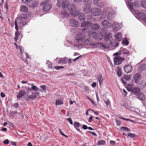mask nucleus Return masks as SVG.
<instances>
[{"mask_svg": "<svg viewBox=\"0 0 146 146\" xmlns=\"http://www.w3.org/2000/svg\"><path fill=\"white\" fill-rule=\"evenodd\" d=\"M117 75L118 77H120L121 75V70L120 68H119L118 67L117 68Z\"/></svg>", "mask_w": 146, "mask_h": 146, "instance_id": "44", "label": "nucleus"}, {"mask_svg": "<svg viewBox=\"0 0 146 146\" xmlns=\"http://www.w3.org/2000/svg\"><path fill=\"white\" fill-rule=\"evenodd\" d=\"M69 25L71 26L74 27H78L80 25L79 22L77 20L71 19L70 20Z\"/></svg>", "mask_w": 146, "mask_h": 146, "instance_id": "11", "label": "nucleus"}, {"mask_svg": "<svg viewBox=\"0 0 146 146\" xmlns=\"http://www.w3.org/2000/svg\"><path fill=\"white\" fill-rule=\"evenodd\" d=\"M122 44L123 45L127 46L128 45L129 42L126 39H124L122 42Z\"/></svg>", "mask_w": 146, "mask_h": 146, "instance_id": "41", "label": "nucleus"}, {"mask_svg": "<svg viewBox=\"0 0 146 146\" xmlns=\"http://www.w3.org/2000/svg\"><path fill=\"white\" fill-rule=\"evenodd\" d=\"M26 93L25 90H20L19 91L17 95V98L19 99L24 96Z\"/></svg>", "mask_w": 146, "mask_h": 146, "instance_id": "19", "label": "nucleus"}, {"mask_svg": "<svg viewBox=\"0 0 146 146\" xmlns=\"http://www.w3.org/2000/svg\"><path fill=\"white\" fill-rule=\"evenodd\" d=\"M83 2H85L86 5L84 8V11L85 13H91V5L92 3L91 0H82Z\"/></svg>", "mask_w": 146, "mask_h": 146, "instance_id": "3", "label": "nucleus"}, {"mask_svg": "<svg viewBox=\"0 0 146 146\" xmlns=\"http://www.w3.org/2000/svg\"><path fill=\"white\" fill-rule=\"evenodd\" d=\"M127 135L132 137H133L135 136V134L131 133H128Z\"/></svg>", "mask_w": 146, "mask_h": 146, "instance_id": "56", "label": "nucleus"}, {"mask_svg": "<svg viewBox=\"0 0 146 146\" xmlns=\"http://www.w3.org/2000/svg\"><path fill=\"white\" fill-rule=\"evenodd\" d=\"M13 106L14 107L16 108H19V104L18 103L14 104Z\"/></svg>", "mask_w": 146, "mask_h": 146, "instance_id": "60", "label": "nucleus"}, {"mask_svg": "<svg viewBox=\"0 0 146 146\" xmlns=\"http://www.w3.org/2000/svg\"><path fill=\"white\" fill-rule=\"evenodd\" d=\"M52 7V5L51 4L45 5L43 7L42 10L44 12H47Z\"/></svg>", "mask_w": 146, "mask_h": 146, "instance_id": "21", "label": "nucleus"}, {"mask_svg": "<svg viewBox=\"0 0 146 146\" xmlns=\"http://www.w3.org/2000/svg\"><path fill=\"white\" fill-rule=\"evenodd\" d=\"M82 32H84L85 33H88V35L90 37L94 38H95V35H96V33L91 30H89L88 29H82Z\"/></svg>", "mask_w": 146, "mask_h": 146, "instance_id": "7", "label": "nucleus"}, {"mask_svg": "<svg viewBox=\"0 0 146 146\" xmlns=\"http://www.w3.org/2000/svg\"><path fill=\"white\" fill-rule=\"evenodd\" d=\"M67 3L64 0H57V5L59 7H62L63 9L66 7Z\"/></svg>", "mask_w": 146, "mask_h": 146, "instance_id": "9", "label": "nucleus"}, {"mask_svg": "<svg viewBox=\"0 0 146 146\" xmlns=\"http://www.w3.org/2000/svg\"><path fill=\"white\" fill-rule=\"evenodd\" d=\"M61 14L62 17L67 18L69 16V15L67 11L64 10L62 11Z\"/></svg>", "mask_w": 146, "mask_h": 146, "instance_id": "27", "label": "nucleus"}, {"mask_svg": "<svg viewBox=\"0 0 146 146\" xmlns=\"http://www.w3.org/2000/svg\"><path fill=\"white\" fill-rule=\"evenodd\" d=\"M83 32V33H79L76 35L75 40V42L80 43L81 42H83L84 38L86 36L85 33Z\"/></svg>", "mask_w": 146, "mask_h": 146, "instance_id": "5", "label": "nucleus"}, {"mask_svg": "<svg viewBox=\"0 0 146 146\" xmlns=\"http://www.w3.org/2000/svg\"><path fill=\"white\" fill-rule=\"evenodd\" d=\"M82 42L84 44L90 46L92 48H93V45L95 44V43L93 42L92 40L90 38L84 39Z\"/></svg>", "mask_w": 146, "mask_h": 146, "instance_id": "8", "label": "nucleus"}, {"mask_svg": "<svg viewBox=\"0 0 146 146\" xmlns=\"http://www.w3.org/2000/svg\"><path fill=\"white\" fill-rule=\"evenodd\" d=\"M99 0H93L94 3L97 6L100 7H101L102 5L99 4Z\"/></svg>", "mask_w": 146, "mask_h": 146, "instance_id": "43", "label": "nucleus"}, {"mask_svg": "<svg viewBox=\"0 0 146 146\" xmlns=\"http://www.w3.org/2000/svg\"><path fill=\"white\" fill-rule=\"evenodd\" d=\"M113 55L115 56L113 58L114 66L121 64L125 60V58L118 55L117 52L114 53Z\"/></svg>", "mask_w": 146, "mask_h": 146, "instance_id": "1", "label": "nucleus"}, {"mask_svg": "<svg viewBox=\"0 0 146 146\" xmlns=\"http://www.w3.org/2000/svg\"><path fill=\"white\" fill-rule=\"evenodd\" d=\"M38 3V1L37 0L35 1L34 3L29 5V7L31 8H34L36 7Z\"/></svg>", "mask_w": 146, "mask_h": 146, "instance_id": "34", "label": "nucleus"}, {"mask_svg": "<svg viewBox=\"0 0 146 146\" xmlns=\"http://www.w3.org/2000/svg\"><path fill=\"white\" fill-rule=\"evenodd\" d=\"M108 42L109 46H112L113 47H115L118 46V43L115 42L114 40L112 39Z\"/></svg>", "mask_w": 146, "mask_h": 146, "instance_id": "20", "label": "nucleus"}, {"mask_svg": "<svg viewBox=\"0 0 146 146\" xmlns=\"http://www.w3.org/2000/svg\"><path fill=\"white\" fill-rule=\"evenodd\" d=\"M91 23L89 21L83 22L81 23V25L82 27H91Z\"/></svg>", "mask_w": 146, "mask_h": 146, "instance_id": "23", "label": "nucleus"}, {"mask_svg": "<svg viewBox=\"0 0 146 146\" xmlns=\"http://www.w3.org/2000/svg\"><path fill=\"white\" fill-rule=\"evenodd\" d=\"M40 87L41 88L44 90H46V87L45 85H43L40 86Z\"/></svg>", "mask_w": 146, "mask_h": 146, "instance_id": "63", "label": "nucleus"}, {"mask_svg": "<svg viewBox=\"0 0 146 146\" xmlns=\"http://www.w3.org/2000/svg\"><path fill=\"white\" fill-rule=\"evenodd\" d=\"M102 11L101 9L93 8L91 9V13L95 16H99L101 14Z\"/></svg>", "mask_w": 146, "mask_h": 146, "instance_id": "10", "label": "nucleus"}, {"mask_svg": "<svg viewBox=\"0 0 146 146\" xmlns=\"http://www.w3.org/2000/svg\"><path fill=\"white\" fill-rule=\"evenodd\" d=\"M121 130L124 131H125L127 132H130L131 131V130L129 128H128L127 127H122L121 128Z\"/></svg>", "mask_w": 146, "mask_h": 146, "instance_id": "47", "label": "nucleus"}, {"mask_svg": "<svg viewBox=\"0 0 146 146\" xmlns=\"http://www.w3.org/2000/svg\"><path fill=\"white\" fill-rule=\"evenodd\" d=\"M140 91V89L139 88L137 87H134L131 92L133 94L136 95L139 93Z\"/></svg>", "mask_w": 146, "mask_h": 146, "instance_id": "26", "label": "nucleus"}, {"mask_svg": "<svg viewBox=\"0 0 146 146\" xmlns=\"http://www.w3.org/2000/svg\"><path fill=\"white\" fill-rule=\"evenodd\" d=\"M46 64L48 65V68H52V63L49 61H47L46 63Z\"/></svg>", "mask_w": 146, "mask_h": 146, "instance_id": "51", "label": "nucleus"}, {"mask_svg": "<svg viewBox=\"0 0 146 146\" xmlns=\"http://www.w3.org/2000/svg\"><path fill=\"white\" fill-rule=\"evenodd\" d=\"M133 10L134 13L137 15L140 13V12L137 10L133 9Z\"/></svg>", "mask_w": 146, "mask_h": 146, "instance_id": "55", "label": "nucleus"}, {"mask_svg": "<svg viewBox=\"0 0 146 146\" xmlns=\"http://www.w3.org/2000/svg\"><path fill=\"white\" fill-rule=\"evenodd\" d=\"M80 125V123L78 122L75 121L74 123V125L75 128L78 131H80L79 128Z\"/></svg>", "mask_w": 146, "mask_h": 146, "instance_id": "29", "label": "nucleus"}, {"mask_svg": "<svg viewBox=\"0 0 146 146\" xmlns=\"http://www.w3.org/2000/svg\"><path fill=\"white\" fill-rule=\"evenodd\" d=\"M137 97L139 99L141 100L144 101L145 100V98L144 94L143 93H140L137 95Z\"/></svg>", "mask_w": 146, "mask_h": 146, "instance_id": "31", "label": "nucleus"}, {"mask_svg": "<svg viewBox=\"0 0 146 146\" xmlns=\"http://www.w3.org/2000/svg\"><path fill=\"white\" fill-rule=\"evenodd\" d=\"M27 17V15L25 13H21L20 17L17 18H20L22 19H24L25 20V19Z\"/></svg>", "mask_w": 146, "mask_h": 146, "instance_id": "37", "label": "nucleus"}, {"mask_svg": "<svg viewBox=\"0 0 146 146\" xmlns=\"http://www.w3.org/2000/svg\"><path fill=\"white\" fill-rule=\"evenodd\" d=\"M64 68L63 66H56L54 67V68L57 70H59L60 69H63Z\"/></svg>", "mask_w": 146, "mask_h": 146, "instance_id": "54", "label": "nucleus"}, {"mask_svg": "<svg viewBox=\"0 0 146 146\" xmlns=\"http://www.w3.org/2000/svg\"><path fill=\"white\" fill-rule=\"evenodd\" d=\"M20 35V33L18 31H16L15 32V39L16 41L17 40V38H18V36H19Z\"/></svg>", "mask_w": 146, "mask_h": 146, "instance_id": "52", "label": "nucleus"}, {"mask_svg": "<svg viewBox=\"0 0 146 146\" xmlns=\"http://www.w3.org/2000/svg\"><path fill=\"white\" fill-rule=\"evenodd\" d=\"M126 88L128 91L131 92L134 88L133 84L131 83L128 84Z\"/></svg>", "mask_w": 146, "mask_h": 146, "instance_id": "32", "label": "nucleus"}, {"mask_svg": "<svg viewBox=\"0 0 146 146\" xmlns=\"http://www.w3.org/2000/svg\"><path fill=\"white\" fill-rule=\"evenodd\" d=\"M66 119L69 121L70 124L71 125L73 124V122L71 118H67Z\"/></svg>", "mask_w": 146, "mask_h": 146, "instance_id": "58", "label": "nucleus"}, {"mask_svg": "<svg viewBox=\"0 0 146 146\" xmlns=\"http://www.w3.org/2000/svg\"><path fill=\"white\" fill-rule=\"evenodd\" d=\"M131 76V75H125L123 77V78L126 80L128 81L130 79Z\"/></svg>", "mask_w": 146, "mask_h": 146, "instance_id": "45", "label": "nucleus"}, {"mask_svg": "<svg viewBox=\"0 0 146 146\" xmlns=\"http://www.w3.org/2000/svg\"><path fill=\"white\" fill-rule=\"evenodd\" d=\"M97 143L98 145H105L106 143L105 141L104 140L99 141Z\"/></svg>", "mask_w": 146, "mask_h": 146, "instance_id": "42", "label": "nucleus"}, {"mask_svg": "<svg viewBox=\"0 0 146 146\" xmlns=\"http://www.w3.org/2000/svg\"><path fill=\"white\" fill-rule=\"evenodd\" d=\"M115 142L113 141H110V144L111 145L113 146H114L115 145Z\"/></svg>", "mask_w": 146, "mask_h": 146, "instance_id": "64", "label": "nucleus"}, {"mask_svg": "<svg viewBox=\"0 0 146 146\" xmlns=\"http://www.w3.org/2000/svg\"><path fill=\"white\" fill-rule=\"evenodd\" d=\"M102 24L103 27L106 28H110L111 25V24L110 22L106 20H104L102 21Z\"/></svg>", "mask_w": 146, "mask_h": 146, "instance_id": "15", "label": "nucleus"}, {"mask_svg": "<svg viewBox=\"0 0 146 146\" xmlns=\"http://www.w3.org/2000/svg\"><path fill=\"white\" fill-rule=\"evenodd\" d=\"M103 37V35L101 34H98L96 33V35L95 36V39L96 40H100Z\"/></svg>", "mask_w": 146, "mask_h": 146, "instance_id": "28", "label": "nucleus"}, {"mask_svg": "<svg viewBox=\"0 0 146 146\" xmlns=\"http://www.w3.org/2000/svg\"><path fill=\"white\" fill-rule=\"evenodd\" d=\"M20 10L24 12H26L28 11V9L25 5H23L20 8Z\"/></svg>", "mask_w": 146, "mask_h": 146, "instance_id": "38", "label": "nucleus"}, {"mask_svg": "<svg viewBox=\"0 0 146 146\" xmlns=\"http://www.w3.org/2000/svg\"><path fill=\"white\" fill-rule=\"evenodd\" d=\"M35 97L33 94V93L32 94L29 96V99H31V100L34 99L35 98Z\"/></svg>", "mask_w": 146, "mask_h": 146, "instance_id": "53", "label": "nucleus"}, {"mask_svg": "<svg viewBox=\"0 0 146 146\" xmlns=\"http://www.w3.org/2000/svg\"><path fill=\"white\" fill-rule=\"evenodd\" d=\"M59 59V60H58V63L59 64H65L68 62V59L66 57Z\"/></svg>", "mask_w": 146, "mask_h": 146, "instance_id": "24", "label": "nucleus"}, {"mask_svg": "<svg viewBox=\"0 0 146 146\" xmlns=\"http://www.w3.org/2000/svg\"><path fill=\"white\" fill-rule=\"evenodd\" d=\"M56 105L63 104L64 103L62 99H58L56 100Z\"/></svg>", "mask_w": 146, "mask_h": 146, "instance_id": "33", "label": "nucleus"}, {"mask_svg": "<svg viewBox=\"0 0 146 146\" xmlns=\"http://www.w3.org/2000/svg\"><path fill=\"white\" fill-rule=\"evenodd\" d=\"M127 4L130 9L132 10H133V4L131 2L129 1H128Z\"/></svg>", "mask_w": 146, "mask_h": 146, "instance_id": "46", "label": "nucleus"}, {"mask_svg": "<svg viewBox=\"0 0 146 146\" xmlns=\"http://www.w3.org/2000/svg\"><path fill=\"white\" fill-rule=\"evenodd\" d=\"M18 24H19L20 27L23 26L26 24V22L25 20L22 19L20 18H16L15 21V29L18 31L19 29Z\"/></svg>", "mask_w": 146, "mask_h": 146, "instance_id": "6", "label": "nucleus"}, {"mask_svg": "<svg viewBox=\"0 0 146 146\" xmlns=\"http://www.w3.org/2000/svg\"><path fill=\"white\" fill-rule=\"evenodd\" d=\"M60 133L62 136H64L66 137H68V136L64 135V133H63L60 129H59Z\"/></svg>", "mask_w": 146, "mask_h": 146, "instance_id": "59", "label": "nucleus"}, {"mask_svg": "<svg viewBox=\"0 0 146 146\" xmlns=\"http://www.w3.org/2000/svg\"><path fill=\"white\" fill-rule=\"evenodd\" d=\"M49 1V0H45L43 2L40 3V5L41 6H42L43 5L48 3Z\"/></svg>", "mask_w": 146, "mask_h": 146, "instance_id": "49", "label": "nucleus"}, {"mask_svg": "<svg viewBox=\"0 0 146 146\" xmlns=\"http://www.w3.org/2000/svg\"><path fill=\"white\" fill-rule=\"evenodd\" d=\"M97 78L99 82V85L100 86H101L102 84V83L103 80V76L102 75L100 74H99L98 75Z\"/></svg>", "mask_w": 146, "mask_h": 146, "instance_id": "30", "label": "nucleus"}, {"mask_svg": "<svg viewBox=\"0 0 146 146\" xmlns=\"http://www.w3.org/2000/svg\"><path fill=\"white\" fill-rule=\"evenodd\" d=\"M112 39L111 34L109 33L106 32L105 34V40L106 42H108Z\"/></svg>", "mask_w": 146, "mask_h": 146, "instance_id": "17", "label": "nucleus"}, {"mask_svg": "<svg viewBox=\"0 0 146 146\" xmlns=\"http://www.w3.org/2000/svg\"><path fill=\"white\" fill-rule=\"evenodd\" d=\"M3 143L5 144H7L9 143V140L8 139H6L3 141Z\"/></svg>", "mask_w": 146, "mask_h": 146, "instance_id": "61", "label": "nucleus"}, {"mask_svg": "<svg viewBox=\"0 0 146 146\" xmlns=\"http://www.w3.org/2000/svg\"><path fill=\"white\" fill-rule=\"evenodd\" d=\"M104 102L107 106H109L110 103V101L109 100L105 101Z\"/></svg>", "mask_w": 146, "mask_h": 146, "instance_id": "57", "label": "nucleus"}, {"mask_svg": "<svg viewBox=\"0 0 146 146\" xmlns=\"http://www.w3.org/2000/svg\"><path fill=\"white\" fill-rule=\"evenodd\" d=\"M115 40L116 41L120 42L122 40V34L120 33L116 34L114 36Z\"/></svg>", "mask_w": 146, "mask_h": 146, "instance_id": "18", "label": "nucleus"}, {"mask_svg": "<svg viewBox=\"0 0 146 146\" xmlns=\"http://www.w3.org/2000/svg\"><path fill=\"white\" fill-rule=\"evenodd\" d=\"M88 132L91 134H92V135H93L94 136L96 137L97 136V134L95 133V132H94L91 131H88Z\"/></svg>", "mask_w": 146, "mask_h": 146, "instance_id": "62", "label": "nucleus"}, {"mask_svg": "<svg viewBox=\"0 0 146 146\" xmlns=\"http://www.w3.org/2000/svg\"><path fill=\"white\" fill-rule=\"evenodd\" d=\"M123 51L124 52H121V54L122 53L123 54H125L127 55H128L129 54V52L127 51V50H125V49L123 48H122L120 49V51Z\"/></svg>", "mask_w": 146, "mask_h": 146, "instance_id": "39", "label": "nucleus"}, {"mask_svg": "<svg viewBox=\"0 0 146 146\" xmlns=\"http://www.w3.org/2000/svg\"><path fill=\"white\" fill-rule=\"evenodd\" d=\"M146 85V83L144 81L142 80L140 82L139 86L141 88H144Z\"/></svg>", "mask_w": 146, "mask_h": 146, "instance_id": "36", "label": "nucleus"}, {"mask_svg": "<svg viewBox=\"0 0 146 146\" xmlns=\"http://www.w3.org/2000/svg\"><path fill=\"white\" fill-rule=\"evenodd\" d=\"M99 46L102 49H104L108 48L107 46L102 42H95V44L93 45V48H95Z\"/></svg>", "mask_w": 146, "mask_h": 146, "instance_id": "12", "label": "nucleus"}, {"mask_svg": "<svg viewBox=\"0 0 146 146\" xmlns=\"http://www.w3.org/2000/svg\"><path fill=\"white\" fill-rule=\"evenodd\" d=\"M90 28L91 29L94 30H96L98 29H100V25L96 24H91Z\"/></svg>", "mask_w": 146, "mask_h": 146, "instance_id": "25", "label": "nucleus"}, {"mask_svg": "<svg viewBox=\"0 0 146 146\" xmlns=\"http://www.w3.org/2000/svg\"><path fill=\"white\" fill-rule=\"evenodd\" d=\"M124 69L126 73H128L132 71L133 68L129 65H126L124 67Z\"/></svg>", "mask_w": 146, "mask_h": 146, "instance_id": "16", "label": "nucleus"}, {"mask_svg": "<svg viewBox=\"0 0 146 146\" xmlns=\"http://www.w3.org/2000/svg\"><path fill=\"white\" fill-rule=\"evenodd\" d=\"M118 117L119 118L121 119H122L124 120H125V121H133V120H131V119H127V118H124V117H122L121 116H119V115H118Z\"/></svg>", "mask_w": 146, "mask_h": 146, "instance_id": "50", "label": "nucleus"}, {"mask_svg": "<svg viewBox=\"0 0 146 146\" xmlns=\"http://www.w3.org/2000/svg\"><path fill=\"white\" fill-rule=\"evenodd\" d=\"M141 4L142 7L146 9V0H142Z\"/></svg>", "mask_w": 146, "mask_h": 146, "instance_id": "40", "label": "nucleus"}, {"mask_svg": "<svg viewBox=\"0 0 146 146\" xmlns=\"http://www.w3.org/2000/svg\"><path fill=\"white\" fill-rule=\"evenodd\" d=\"M111 9L110 8H108V9L105 10L103 12L102 17H104L107 15V18L109 20H111L113 17L114 13L111 12Z\"/></svg>", "mask_w": 146, "mask_h": 146, "instance_id": "4", "label": "nucleus"}, {"mask_svg": "<svg viewBox=\"0 0 146 146\" xmlns=\"http://www.w3.org/2000/svg\"><path fill=\"white\" fill-rule=\"evenodd\" d=\"M31 88L32 90H34L35 91H38L39 90L38 88L35 85H33V84L31 85Z\"/></svg>", "mask_w": 146, "mask_h": 146, "instance_id": "48", "label": "nucleus"}, {"mask_svg": "<svg viewBox=\"0 0 146 146\" xmlns=\"http://www.w3.org/2000/svg\"><path fill=\"white\" fill-rule=\"evenodd\" d=\"M138 15L140 18L141 19H142L143 21L146 18V15L144 13H140Z\"/></svg>", "mask_w": 146, "mask_h": 146, "instance_id": "35", "label": "nucleus"}, {"mask_svg": "<svg viewBox=\"0 0 146 146\" xmlns=\"http://www.w3.org/2000/svg\"><path fill=\"white\" fill-rule=\"evenodd\" d=\"M70 14L74 16H78V19L81 21L84 22L86 20V16L82 13L79 11H74L71 12Z\"/></svg>", "mask_w": 146, "mask_h": 146, "instance_id": "2", "label": "nucleus"}, {"mask_svg": "<svg viewBox=\"0 0 146 146\" xmlns=\"http://www.w3.org/2000/svg\"><path fill=\"white\" fill-rule=\"evenodd\" d=\"M67 8L68 10L70 11H72V12L74 11H76V7L73 4L70 3L67 6Z\"/></svg>", "mask_w": 146, "mask_h": 146, "instance_id": "22", "label": "nucleus"}, {"mask_svg": "<svg viewBox=\"0 0 146 146\" xmlns=\"http://www.w3.org/2000/svg\"><path fill=\"white\" fill-rule=\"evenodd\" d=\"M111 27L113 29L118 31L120 30L121 28V25L117 22H114L111 25Z\"/></svg>", "mask_w": 146, "mask_h": 146, "instance_id": "13", "label": "nucleus"}, {"mask_svg": "<svg viewBox=\"0 0 146 146\" xmlns=\"http://www.w3.org/2000/svg\"><path fill=\"white\" fill-rule=\"evenodd\" d=\"M141 76L140 73H137L134 75L133 77V80L135 83H137L141 79Z\"/></svg>", "mask_w": 146, "mask_h": 146, "instance_id": "14", "label": "nucleus"}]
</instances>
